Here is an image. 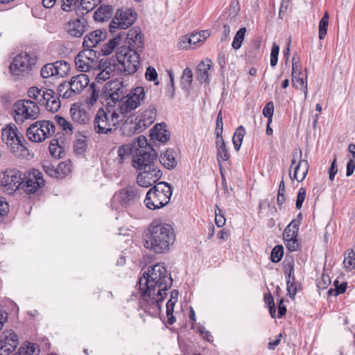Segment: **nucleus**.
<instances>
[{"mask_svg":"<svg viewBox=\"0 0 355 355\" xmlns=\"http://www.w3.org/2000/svg\"><path fill=\"white\" fill-rule=\"evenodd\" d=\"M173 284L171 273L161 263H157L144 272L139 281V288L145 304L144 310L152 315H157L166 291Z\"/></svg>","mask_w":355,"mask_h":355,"instance_id":"1","label":"nucleus"},{"mask_svg":"<svg viewBox=\"0 0 355 355\" xmlns=\"http://www.w3.org/2000/svg\"><path fill=\"white\" fill-rule=\"evenodd\" d=\"M150 151L146 149H137L136 155L132 158V166L141 171L137 178V184L141 187H148L157 182L162 176V173L157 166V153L152 147Z\"/></svg>","mask_w":355,"mask_h":355,"instance_id":"2","label":"nucleus"},{"mask_svg":"<svg viewBox=\"0 0 355 355\" xmlns=\"http://www.w3.org/2000/svg\"><path fill=\"white\" fill-rule=\"evenodd\" d=\"M110 91L105 94L107 102L116 107L118 103L119 112L129 114L137 108L144 100L145 91L143 87H137L128 93L127 89L121 82L114 83Z\"/></svg>","mask_w":355,"mask_h":355,"instance_id":"3","label":"nucleus"},{"mask_svg":"<svg viewBox=\"0 0 355 355\" xmlns=\"http://www.w3.org/2000/svg\"><path fill=\"white\" fill-rule=\"evenodd\" d=\"M174 240L173 228L170 225L153 223L148 227L144 245L156 253H162L168 250Z\"/></svg>","mask_w":355,"mask_h":355,"instance_id":"4","label":"nucleus"},{"mask_svg":"<svg viewBox=\"0 0 355 355\" xmlns=\"http://www.w3.org/2000/svg\"><path fill=\"white\" fill-rule=\"evenodd\" d=\"M128 114H122L118 108L107 102L104 108H100L95 116L94 126L98 134H110L115 130Z\"/></svg>","mask_w":355,"mask_h":355,"instance_id":"5","label":"nucleus"},{"mask_svg":"<svg viewBox=\"0 0 355 355\" xmlns=\"http://www.w3.org/2000/svg\"><path fill=\"white\" fill-rule=\"evenodd\" d=\"M171 196V186L166 182H159L148 190L144 203L149 209H159L168 204Z\"/></svg>","mask_w":355,"mask_h":355,"instance_id":"6","label":"nucleus"},{"mask_svg":"<svg viewBox=\"0 0 355 355\" xmlns=\"http://www.w3.org/2000/svg\"><path fill=\"white\" fill-rule=\"evenodd\" d=\"M1 137L13 154L18 157L26 156L28 152L27 143L15 124L10 123L3 128Z\"/></svg>","mask_w":355,"mask_h":355,"instance_id":"7","label":"nucleus"},{"mask_svg":"<svg viewBox=\"0 0 355 355\" xmlns=\"http://www.w3.org/2000/svg\"><path fill=\"white\" fill-rule=\"evenodd\" d=\"M139 53L137 50H131L127 46L117 48L115 56L120 67L126 75L132 74L137 71L140 64Z\"/></svg>","mask_w":355,"mask_h":355,"instance_id":"8","label":"nucleus"},{"mask_svg":"<svg viewBox=\"0 0 355 355\" xmlns=\"http://www.w3.org/2000/svg\"><path fill=\"white\" fill-rule=\"evenodd\" d=\"M137 186H129L114 193L111 202L112 209H117V203L127 207L135 205L140 198L141 189Z\"/></svg>","mask_w":355,"mask_h":355,"instance_id":"9","label":"nucleus"},{"mask_svg":"<svg viewBox=\"0 0 355 355\" xmlns=\"http://www.w3.org/2000/svg\"><path fill=\"white\" fill-rule=\"evenodd\" d=\"M15 120L17 123H23L25 119L34 120L40 114V107L31 100H20L14 104Z\"/></svg>","mask_w":355,"mask_h":355,"instance_id":"10","label":"nucleus"},{"mask_svg":"<svg viewBox=\"0 0 355 355\" xmlns=\"http://www.w3.org/2000/svg\"><path fill=\"white\" fill-rule=\"evenodd\" d=\"M55 131V124L50 121H40L33 123L26 131L28 139L34 142H42L52 136Z\"/></svg>","mask_w":355,"mask_h":355,"instance_id":"11","label":"nucleus"},{"mask_svg":"<svg viewBox=\"0 0 355 355\" xmlns=\"http://www.w3.org/2000/svg\"><path fill=\"white\" fill-rule=\"evenodd\" d=\"M25 178L26 174L17 169H6L0 175L1 189L8 194H12L21 185Z\"/></svg>","mask_w":355,"mask_h":355,"instance_id":"12","label":"nucleus"},{"mask_svg":"<svg viewBox=\"0 0 355 355\" xmlns=\"http://www.w3.org/2000/svg\"><path fill=\"white\" fill-rule=\"evenodd\" d=\"M136 19V13L130 8L118 10L112 21L110 24V31L112 33L116 29L123 31L129 28Z\"/></svg>","mask_w":355,"mask_h":355,"instance_id":"13","label":"nucleus"},{"mask_svg":"<svg viewBox=\"0 0 355 355\" xmlns=\"http://www.w3.org/2000/svg\"><path fill=\"white\" fill-rule=\"evenodd\" d=\"M74 62L78 71H89L98 64L96 51L91 49H85L76 56Z\"/></svg>","mask_w":355,"mask_h":355,"instance_id":"14","label":"nucleus"},{"mask_svg":"<svg viewBox=\"0 0 355 355\" xmlns=\"http://www.w3.org/2000/svg\"><path fill=\"white\" fill-rule=\"evenodd\" d=\"M97 67L98 69H95L98 70V73L96 74V80L98 83L109 79L112 75H114L116 70H121L116 58L101 59L98 62Z\"/></svg>","mask_w":355,"mask_h":355,"instance_id":"15","label":"nucleus"},{"mask_svg":"<svg viewBox=\"0 0 355 355\" xmlns=\"http://www.w3.org/2000/svg\"><path fill=\"white\" fill-rule=\"evenodd\" d=\"M35 62V58L27 53H19L14 58L10 70L13 75L19 76L31 70Z\"/></svg>","mask_w":355,"mask_h":355,"instance_id":"16","label":"nucleus"},{"mask_svg":"<svg viewBox=\"0 0 355 355\" xmlns=\"http://www.w3.org/2000/svg\"><path fill=\"white\" fill-rule=\"evenodd\" d=\"M45 180L43 178L42 173L39 170L33 168L28 175H26V178L23 179L22 187L27 193H33L38 189L44 187Z\"/></svg>","mask_w":355,"mask_h":355,"instance_id":"17","label":"nucleus"},{"mask_svg":"<svg viewBox=\"0 0 355 355\" xmlns=\"http://www.w3.org/2000/svg\"><path fill=\"white\" fill-rule=\"evenodd\" d=\"M89 28L87 21L83 17L71 19L65 25L67 33L74 37H80Z\"/></svg>","mask_w":355,"mask_h":355,"instance_id":"18","label":"nucleus"},{"mask_svg":"<svg viewBox=\"0 0 355 355\" xmlns=\"http://www.w3.org/2000/svg\"><path fill=\"white\" fill-rule=\"evenodd\" d=\"M128 43V48L131 50H137L141 52L144 46V37L138 28H131L128 33L125 32V36L123 39V45Z\"/></svg>","mask_w":355,"mask_h":355,"instance_id":"19","label":"nucleus"},{"mask_svg":"<svg viewBox=\"0 0 355 355\" xmlns=\"http://www.w3.org/2000/svg\"><path fill=\"white\" fill-rule=\"evenodd\" d=\"M107 33L105 30L98 29L87 34L84 37L83 45L85 49L96 47L97 45L107 38Z\"/></svg>","mask_w":355,"mask_h":355,"instance_id":"20","label":"nucleus"},{"mask_svg":"<svg viewBox=\"0 0 355 355\" xmlns=\"http://www.w3.org/2000/svg\"><path fill=\"white\" fill-rule=\"evenodd\" d=\"M125 36V31H120L114 37L109 40V41L104 44L101 48V52L104 55H108L112 53L114 49L119 46L123 45V39Z\"/></svg>","mask_w":355,"mask_h":355,"instance_id":"21","label":"nucleus"},{"mask_svg":"<svg viewBox=\"0 0 355 355\" xmlns=\"http://www.w3.org/2000/svg\"><path fill=\"white\" fill-rule=\"evenodd\" d=\"M89 83L88 76L84 73L72 77L70 81L68 82L73 96L80 94L88 85Z\"/></svg>","mask_w":355,"mask_h":355,"instance_id":"22","label":"nucleus"},{"mask_svg":"<svg viewBox=\"0 0 355 355\" xmlns=\"http://www.w3.org/2000/svg\"><path fill=\"white\" fill-rule=\"evenodd\" d=\"M286 277V289L288 291V294L289 297L292 299L296 295L297 293V287L295 284V277H294V261L292 260L289 262L285 269Z\"/></svg>","mask_w":355,"mask_h":355,"instance_id":"23","label":"nucleus"},{"mask_svg":"<svg viewBox=\"0 0 355 355\" xmlns=\"http://www.w3.org/2000/svg\"><path fill=\"white\" fill-rule=\"evenodd\" d=\"M70 114L72 120L78 124H86L89 120V114L86 110L76 104L71 106Z\"/></svg>","mask_w":355,"mask_h":355,"instance_id":"24","label":"nucleus"},{"mask_svg":"<svg viewBox=\"0 0 355 355\" xmlns=\"http://www.w3.org/2000/svg\"><path fill=\"white\" fill-rule=\"evenodd\" d=\"M216 147L217 149L216 159L220 168L221 161H227L230 159V153L222 135L216 136Z\"/></svg>","mask_w":355,"mask_h":355,"instance_id":"25","label":"nucleus"},{"mask_svg":"<svg viewBox=\"0 0 355 355\" xmlns=\"http://www.w3.org/2000/svg\"><path fill=\"white\" fill-rule=\"evenodd\" d=\"M211 68V60L206 59L202 60L197 66V78L200 83L209 82V71Z\"/></svg>","mask_w":355,"mask_h":355,"instance_id":"26","label":"nucleus"},{"mask_svg":"<svg viewBox=\"0 0 355 355\" xmlns=\"http://www.w3.org/2000/svg\"><path fill=\"white\" fill-rule=\"evenodd\" d=\"M151 139H156L159 142L166 143L169 140L170 132L166 129L165 124H156L151 130Z\"/></svg>","mask_w":355,"mask_h":355,"instance_id":"27","label":"nucleus"},{"mask_svg":"<svg viewBox=\"0 0 355 355\" xmlns=\"http://www.w3.org/2000/svg\"><path fill=\"white\" fill-rule=\"evenodd\" d=\"M176 153L171 148L167 149L159 158V162L167 169H173L177 166Z\"/></svg>","mask_w":355,"mask_h":355,"instance_id":"28","label":"nucleus"},{"mask_svg":"<svg viewBox=\"0 0 355 355\" xmlns=\"http://www.w3.org/2000/svg\"><path fill=\"white\" fill-rule=\"evenodd\" d=\"M148 126H150V125H146L144 120L140 116L139 121L135 123H133L132 121L128 123L126 121L123 125V130L124 132L128 130V135H134L140 133Z\"/></svg>","mask_w":355,"mask_h":355,"instance_id":"29","label":"nucleus"},{"mask_svg":"<svg viewBox=\"0 0 355 355\" xmlns=\"http://www.w3.org/2000/svg\"><path fill=\"white\" fill-rule=\"evenodd\" d=\"M309 171V163L306 160H300L294 168L293 178L302 182L306 178Z\"/></svg>","mask_w":355,"mask_h":355,"instance_id":"30","label":"nucleus"},{"mask_svg":"<svg viewBox=\"0 0 355 355\" xmlns=\"http://www.w3.org/2000/svg\"><path fill=\"white\" fill-rule=\"evenodd\" d=\"M112 12L113 8L112 6L103 5L94 13V19L95 21H104L111 17Z\"/></svg>","mask_w":355,"mask_h":355,"instance_id":"31","label":"nucleus"},{"mask_svg":"<svg viewBox=\"0 0 355 355\" xmlns=\"http://www.w3.org/2000/svg\"><path fill=\"white\" fill-rule=\"evenodd\" d=\"M103 0H81L78 8L77 15H84L94 9Z\"/></svg>","mask_w":355,"mask_h":355,"instance_id":"32","label":"nucleus"},{"mask_svg":"<svg viewBox=\"0 0 355 355\" xmlns=\"http://www.w3.org/2000/svg\"><path fill=\"white\" fill-rule=\"evenodd\" d=\"M299 230L298 220H292L284 230V239H294L297 236Z\"/></svg>","mask_w":355,"mask_h":355,"instance_id":"33","label":"nucleus"},{"mask_svg":"<svg viewBox=\"0 0 355 355\" xmlns=\"http://www.w3.org/2000/svg\"><path fill=\"white\" fill-rule=\"evenodd\" d=\"M193 80V73L191 69L187 67L184 69L181 76L180 85L182 89L188 90Z\"/></svg>","mask_w":355,"mask_h":355,"instance_id":"34","label":"nucleus"},{"mask_svg":"<svg viewBox=\"0 0 355 355\" xmlns=\"http://www.w3.org/2000/svg\"><path fill=\"white\" fill-rule=\"evenodd\" d=\"M53 64L55 68L56 75L61 77L67 75L71 69L69 64L64 60L57 61L54 62Z\"/></svg>","mask_w":355,"mask_h":355,"instance_id":"35","label":"nucleus"},{"mask_svg":"<svg viewBox=\"0 0 355 355\" xmlns=\"http://www.w3.org/2000/svg\"><path fill=\"white\" fill-rule=\"evenodd\" d=\"M245 128L240 125L235 131L234 135L233 136L232 141L234 144V147L236 150H239L241 148L243 137L245 135Z\"/></svg>","mask_w":355,"mask_h":355,"instance_id":"36","label":"nucleus"},{"mask_svg":"<svg viewBox=\"0 0 355 355\" xmlns=\"http://www.w3.org/2000/svg\"><path fill=\"white\" fill-rule=\"evenodd\" d=\"M157 116V110L155 106L150 105L147 110L144 112L141 117L144 120L146 125H151Z\"/></svg>","mask_w":355,"mask_h":355,"instance_id":"37","label":"nucleus"},{"mask_svg":"<svg viewBox=\"0 0 355 355\" xmlns=\"http://www.w3.org/2000/svg\"><path fill=\"white\" fill-rule=\"evenodd\" d=\"M240 11L239 3L238 1H234L231 3L230 8V13L228 16V21L231 25H234L237 23V16Z\"/></svg>","mask_w":355,"mask_h":355,"instance_id":"38","label":"nucleus"},{"mask_svg":"<svg viewBox=\"0 0 355 355\" xmlns=\"http://www.w3.org/2000/svg\"><path fill=\"white\" fill-rule=\"evenodd\" d=\"M49 152L52 157L60 158L61 154L64 152V148L58 144V140L53 139L49 144Z\"/></svg>","mask_w":355,"mask_h":355,"instance_id":"39","label":"nucleus"},{"mask_svg":"<svg viewBox=\"0 0 355 355\" xmlns=\"http://www.w3.org/2000/svg\"><path fill=\"white\" fill-rule=\"evenodd\" d=\"M246 28L245 27L241 28L236 33L233 42L232 47L234 49H240L241 44L244 40Z\"/></svg>","mask_w":355,"mask_h":355,"instance_id":"40","label":"nucleus"},{"mask_svg":"<svg viewBox=\"0 0 355 355\" xmlns=\"http://www.w3.org/2000/svg\"><path fill=\"white\" fill-rule=\"evenodd\" d=\"M347 282L339 284L338 280H335L334 282L335 288H330L328 291V295L337 296L339 294L343 293L347 289Z\"/></svg>","mask_w":355,"mask_h":355,"instance_id":"41","label":"nucleus"},{"mask_svg":"<svg viewBox=\"0 0 355 355\" xmlns=\"http://www.w3.org/2000/svg\"><path fill=\"white\" fill-rule=\"evenodd\" d=\"M58 94L60 96H62L64 98H69L73 96L72 91L70 89V85L68 83H63L60 84L58 87Z\"/></svg>","mask_w":355,"mask_h":355,"instance_id":"42","label":"nucleus"},{"mask_svg":"<svg viewBox=\"0 0 355 355\" xmlns=\"http://www.w3.org/2000/svg\"><path fill=\"white\" fill-rule=\"evenodd\" d=\"M86 148V137L85 136H81L80 138L76 140L73 145V150L76 154L82 155L85 152Z\"/></svg>","mask_w":355,"mask_h":355,"instance_id":"43","label":"nucleus"},{"mask_svg":"<svg viewBox=\"0 0 355 355\" xmlns=\"http://www.w3.org/2000/svg\"><path fill=\"white\" fill-rule=\"evenodd\" d=\"M284 255V247L281 245H276L271 252L270 259L273 263H278Z\"/></svg>","mask_w":355,"mask_h":355,"instance_id":"44","label":"nucleus"},{"mask_svg":"<svg viewBox=\"0 0 355 355\" xmlns=\"http://www.w3.org/2000/svg\"><path fill=\"white\" fill-rule=\"evenodd\" d=\"M57 124L62 128V130L67 132L69 131L71 133L73 132L72 124L67 121L64 117L55 115L54 117Z\"/></svg>","mask_w":355,"mask_h":355,"instance_id":"45","label":"nucleus"},{"mask_svg":"<svg viewBox=\"0 0 355 355\" xmlns=\"http://www.w3.org/2000/svg\"><path fill=\"white\" fill-rule=\"evenodd\" d=\"M53 63H49L44 65L40 71L41 76L43 78H47L53 76H57Z\"/></svg>","mask_w":355,"mask_h":355,"instance_id":"46","label":"nucleus"},{"mask_svg":"<svg viewBox=\"0 0 355 355\" xmlns=\"http://www.w3.org/2000/svg\"><path fill=\"white\" fill-rule=\"evenodd\" d=\"M37 349H38L37 344L29 343L25 346H21L18 350V354L19 355H33Z\"/></svg>","mask_w":355,"mask_h":355,"instance_id":"47","label":"nucleus"},{"mask_svg":"<svg viewBox=\"0 0 355 355\" xmlns=\"http://www.w3.org/2000/svg\"><path fill=\"white\" fill-rule=\"evenodd\" d=\"M43 171L51 178H58V172L56 168L49 161H44L42 164Z\"/></svg>","mask_w":355,"mask_h":355,"instance_id":"48","label":"nucleus"},{"mask_svg":"<svg viewBox=\"0 0 355 355\" xmlns=\"http://www.w3.org/2000/svg\"><path fill=\"white\" fill-rule=\"evenodd\" d=\"M58 98L53 90L50 89H45L42 90L41 98L38 100V103L43 105L46 102L49 101L51 99Z\"/></svg>","mask_w":355,"mask_h":355,"instance_id":"49","label":"nucleus"},{"mask_svg":"<svg viewBox=\"0 0 355 355\" xmlns=\"http://www.w3.org/2000/svg\"><path fill=\"white\" fill-rule=\"evenodd\" d=\"M176 302L174 300H169L166 303V315L169 324H173L175 322V318L173 315V309Z\"/></svg>","mask_w":355,"mask_h":355,"instance_id":"50","label":"nucleus"},{"mask_svg":"<svg viewBox=\"0 0 355 355\" xmlns=\"http://www.w3.org/2000/svg\"><path fill=\"white\" fill-rule=\"evenodd\" d=\"M347 256L345 258L344 263L345 267L350 268L349 270L355 268V252L350 249L347 251Z\"/></svg>","mask_w":355,"mask_h":355,"instance_id":"51","label":"nucleus"},{"mask_svg":"<svg viewBox=\"0 0 355 355\" xmlns=\"http://www.w3.org/2000/svg\"><path fill=\"white\" fill-rule=\"evenodd\" d=\"M46 107V109L51 112H56L60 107V101L58 98L51 99L49 101L46 102L45 104H44Z\"/></svg>","mask_w":355,"mask_h":355,"instance_id":"52","label":"nucleus"},{"mask_svg":"<svg viewBox=\"0 0 355 355\" xmlns=\"http://www.w3.org/2000/svg\"><path fill=\"white\" fill-rule=\"evenodd\" d=\"M279 52V46L276 43H273L270 53V65L274 67L278 62V55Z\"/></svg>","mask_w":355,"mask_h":355,"instance_id":"53","label":"nucleus"},{"mask_svg":"<svg viewBox=\"0 0 355 355\" xmlns=\"http://www.w3.org/2000/svg\"><path fill=\"white\" fill-rule=\"evenodd\" d=\"M130 148L125 146H121L119 148L117 153L119 158L117 159V162L119 164H121L123 162V160L128 156H130Z\"/></svg>","mask_w":355,"mask_h":355,"instance_id":"54","label":"nucleus"},{"mask_svg":"<svg viewBox=\"0 0 355 355\" xmlns=\"http://www.w3.org/2000/svg\"><path fill=\"white\" fill-rule=\"evenodd\" d=\"M274 112V105L272 101L268 102L263 110V114L268 119V123L272 122Z\"/></svg>","mask_w":355,"mask_h":355,"instance_id":"55","label":"nucleus"},{"mask_svg":"<svg viewBox=\"0 0 355 355\" xmlns=\"http://www.w3.org/2000/svg\"><path fill=\"white\" fill-rule=\"evenodd\" d=\"M293 85L297 88L303 90L304 93L305 98L307 95V84L306 82L304 81V78H293Z\"/></svg>","mask_w":355,"mask_h":355,"instance_id":"56","label":"nucleus"},{"mask_svg":"<svg viewBox=\"0 0 355 355\" xmlns=\"http://www.w3.org/2000/svg\"><path fill=\"white\" fill-rule=\"evenodd\" d=\"M285 245L288 250L293 252L298 250L300 247V242L297 237L291 239H284Z\"/></svg>","mask_w":355,"mask_h":355,"instance_id":"57","label":"nucleus"},{"mask_svg":"<svg viewBox=\"0 0 355 355\" xmlns=\"http://www.w3.org/2000/svg\"><path fill=\"white\" fill-rule=\"evenodd\" d=\"M145 76L147 80H148L150 81H155V85L159 84V82L156 81V80L157 78V73L156 70L155 69V68H153L152 67H148L146 69Z\"/></svg>","mask_w":355,"mask_h":355,"instance_id":"58","label":"nucleus"},{"mask_svg":"<svg viewBox=\"0 0 355 355\" xmlns=\"http://www.w3.org/2000/svg\"><path fill=\"white\" fill-rule=\"evenodd\" d=\"M168 76L170 78V85L168 87L166 91V95L170 98H172L175 94V87H174V74L171 70L168 71Z\"/></svg>","mask_w":355,"mask_h":355,"instance_id":"59","label":"nucleus"},{"mask_svg":"<svg viewBox=\"0 0 355 355\" xmlns=\"http://www.w3.org/2000/svg\"><path fill=\"white\" fill-rule=\"evenodd\" d=\"M329 25L328 21H325L324 20H320L319 22V33L318 37L320 40H323L327 35V27Z\"/></svg>","mask_w":355,"mask_h":355,"instance_id":"60","label":"nucleus"},{"mask_svg":"<svg viewBox=\"0 0 355 355\" xmlns=\"http://www.w3.org/2000/svg\"><path fill=\"white\" fill-rule=\"evenodd\" d=\"M223 130V116H222V112L220 111L217 115L216 118V129L215 132L216 134V136L222 135Z\"/></svg>","mask_w":355,"mask_h":355,"instance_id":"61","label":"nucleus"},{"mask_svg":"<svg viewBox=\"0 0 355 355\" xmlns=\"http://www.w3.org/2000/svg\"><path fill=\"white\" fill-rule=\"evenodd\" d=\"M56 170L58 172V178H62L70 171L69 166L66 162L60 163L56 167Z\"/></svg>","mask_w":355,"mask_h":355,"instance_id":"62","label":"nucleus"},{"mask_svg":"<svg viewBox=\"0 0 355 355\" xmlns=\"http://www.w3.org/2000/svg\"><path fill=\"white\" fill-rule=\"evenodd\" d=\"M306 197V190L304 188H300L297 197L296 208L300 209L302 207V204Z\"/></svg>","mask_w":355,"mask_h":355,"instance_id":"63","label":"nucleus"},{"mask_svg":"<svg viewBox=\"0 0 355 355\" xmlns=\"http://www.w3.org/2000/svg\"><path fill=\"white\" fill-rule=\"evenodd\" d=\"M42 89H39L37 87H31L28 90V96L34 99V100H39V96H41L42 95Z\"/></svg>","mask_w":355,"mask_h":355,"instance_id":"64","label":"nucleus"}]
</instances>
